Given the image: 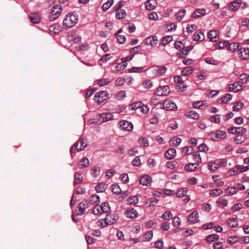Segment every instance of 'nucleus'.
Instances as JSON below:
<instances>
[{
    "label": "nucleus",
    "mask_w": 249,
    "mask_h": 249,
    "mask_svg": "<svg viewBox=\"0 0 249 249\" xmlns=\"http://www.w3.org/2000/svg\"><path fill=\"white\" fill-rule=\"evenodd\" d=\"M77 21V16L72 13H70L67 15L64 19L63 26L66 29H68L74 26Z\"/></svg>",
    "instance_id": "f257e3e1"
},
{
    "label": "nucleus",
    "mask_w": 249,
    "mask_h": 249,
    "mask_svg": "<svg viewBox=\"0 0 249 249\" xmlns=\"http://www.w3.org/2000/svg\"><path fill=\"white\" fill-rule=\"evenodd\" d=\"M87 146V143L86 140L81 138L79 140L75 142L71 147L70 152L71 154H72L76 152H80L83 150Z\"/></svg>",
    "instance_id": "f03ea898"
},
{
    "label": "nucleus",
    "mask_w": 249,
    "mask_h": 249,
    "mask_svg": "<svg viewBox=\"0 0 249 249\" xmlns=\"http://www.w3.org/2000/svg\"><path fill=\"white\" fill-rule=\"evenodd\" d=\"M111 211L110 207L107 202H104L100 206H94L92 209V213L95 215H99L102 213H108Z\"/></svg>",
    "instance_id": "7ed1b4c3"
},
{
    "label": "nucleus",
    "mask_w": 249,
    "mask_h": 249,
    "mask_svg": "<svg viewBox=\"0 0 249 249\" xmlns=\"http://www.w3.org/2000/svg\"><path fill=\"white\" fill-rule=\"evenodd\" d=\"M62 12V7L61 5H55L53 6L51 10L50 14V18L51 20L56 19L61 14Z\"/></svg>",
    "instance_id": "20e7f679"
},
{
    "label": "nucleus",
    "mask_w": 249,
    "mask_h": 249,
    "mask_svg": "<svg viewBox=\"0 0 249 249\" xmlns=\"http://www.w3.org/2000/svg\"><path fill=\"white\" fill-rule=\"evenodd\" d=\"M89 206V203L87 199H84L78 206V211L77 213V215H82L86 213V210Z\"/></svg>",
    "instance_id": "39448f33"
},
{
    "label": "nucleus",
    "mask_w": 249,
    "mask_h": 249,
    "mask_svg": "<svg viewBox=\"0 0 249 249\" xmlns=\"http://www.w3.org/2000/svg\"><path fill=\"white\" fill-rule=\"evenodd\" d=\"M170 91V88L168 86H161L158 88L155 93L158 96H166Z\"/></svg>",
    "instance_id": "423d86ee"
},
{
    "label": "nucleus",
    "mask_w": 249,
    "mask_h": 249,
    "mask_svg": "<svg viewBox=\"0 0 249 249\" xmlns=\"http://www.w3.org/2000/svg\"><path fill=\"white\" fill-rule=\"evenodd\" d=\"M177 108L175 103L170 100H166L163 103V108L167 110H176Z\"/></svg>",
    "instance_id": "0eeeda50"
},
{
    "label": "nucleus",
    "mask_w": 249,
    "mask_h": 249,
    "mask_svg": "<svg viewBox=\"0 0 249 249\" xmlns=\"http://www.w3.org/2000/svg\"><path fill=\"white\" fill-rule=\"evenodd\" d=\"M243 89V85L240 83V81L235 82L234 83L229 85L228 91L237 92Z\"/></svg>",
    "instance_id": "6e6552de"
},
{
    "label": "nucleus",
    "mask_w": 249,
    "mask_h": 249,
    "mask_svg": "<svg viewBox=\"0 0 249 249\" xmlns=\"http://www.w3.org/2000/svg\"><path fill=\"white\" fill-rule=\"evenodd\" d=\"M124 1H120L117 6H115L114 8L116 11V17L118 19H122L124 18V11L123 9H120V8L124 5Z\"/></svg>",
    "instance_id": "1a4fd4ad"
},
{
    "label": "nucleus",
    "mask_w": 249,
    "mask_h": 249,
    "mask_svg": "<svg viewBox=\"0 0 249 249\" xmlns=\"http://www.w3.org/2000/svg\"><path fill=\"white\" fill-rule=\"evenodd\" d=\"M97 116L101 122H105L113 119V115L110 113L99 114Z\"/></svg>",
    "instance_id": "9d476101"
},
{
    "label": "nucleus",
    "mask_w": 249,
    "mask_h": 249,
    "mask_svg": "<svg viewBox=\"0 0 249 249\" xmlns=\"http://www.w3.org/2000/svg\"><path fill=\"white\" fill-rule=\"evenodd\" d=\"M188 220L191 224H194L198 222L199 221L198 212L197 211H194L189 215Z\"/></svg>",
    "instance_id": "9b49d317"
},
{
    "label": "nucleus",
    "mask_w": 249,
    "mask_h": 249,
    "mask_svg": "<svg viewBox=\"0 0 249 249\" xmlns=\"http://www.w3.org/2000/svg\"><path fill=\"white\" fill-rule=\"evenodd\" d=\"M125 215L128 218L135 219L138 217L139 213L134 208H127L125 211Z\"/></svg>",
    "instance_id": "f8f14e48"
},
{
    "label": "nucleus",
    "mask_w": 249,
    "mask_h": 249,
    "mask_svg": "<svg viewBox=\"0 0 249 249\" xmlns=\"http://www.w3.org/2000/svg\"><path fill=\"white\" fill-rule=\"evenodd\" d=\"M239 56L242 59H248L249 58V49L241 48L238 51Z\"/></svg>",
    "instance_id": "ddd939ff"
},
{
    "label": "nucleus",
    "mask_w": 249,
    "mask_h": 249,
    "mask_svg": "<svg viewBox=\"0 0 249 249\" xmlns=\"http://www.w3.org/2000/svg\"><path fill=\"white\" fill-rule=\"evenodd\" d=\"M145 43L146 45L153 47L158 43V38L156 36H152L147 37L145 39Z\"/></svg>",
    "instance_id": "4468645a"
},
{
    "label": "nucleus",
    "mask_w": 249,
    "mask_h": 249,
    "mask_svg": "<svg viewBox=\"0 0 249 249\" xmlns=\"http://www.w3.org/2000/svg\"><path fill=\"white\" fill-rule=\"evenodd\" d=\"M88 203H89V205H94L95 206H99L100 203V197L98 195H92L89 201H88Z\"/></svg>",
    "instance_id": "2eb2a0df"
},
{
    "label": "nucleus",
    "mask_w": 249,
    "mask_h": 249,
    "mask_svg": "<svg viewBox=\"0 0 249 249\" xmlns=\"http://www.w3.org/2000/svg\"><path fill=\"white\" fill-rule=\"evenodd\" d=\"M145 8L147 10L151 11L154 9L157 6L156 0H147L145 2Z\"/></svg>",
    "instance_id": "dca6fc26"
},
{
    "label": "nucleus",
    "mask_w": 249,
    "mask_h": 249,
    "mask_svg": "<svg viewBox=\"0 0 249 249\" xmlns=\"http://www.w3.org/2000/svg\"><path fill=\"white\" fill-rule=\"evenodd\" d=\"M152 181V178L148 175H144L140 178V184L142 185H148Z\"/></svg>",
    "instance_id": "f3484780"
},
{
    "label": "nucleus",
    "mask_w": 249,
    "mask_h": 249,
    "mask_svg": "<svg viewBox=\"0 0 249 249\" xmlns=\"http://www.w3.org/2000/svg\"><path fill=\"white\" fill-rule=\"evenodd\" d=\"M242 4V1H233L230 3L229 8L232 11H236L241 6Z\"/></svg>",
    "instance_id": "a211bd4d"
},
{
    "label": "nucleus",
    "mask_w": 249,
    "mask_h": 249,
    "mask_svg": "<svg viewBox=\"0 0 249 249\" xmlns=\"http://www.w3.org/2000/svg\"><path fill=\"white\" fill-rule=\"evenodd\" d=\"M176 155V151L174 148L167 150L164 153L165 157L169 160L173 159Z\"/></svg>",
    "instance_id": "6ab92c4d"
},
{
    "label": "nucleus",
    "mask_w": 249,
    "mask_h": 249,
    "mask_svg": "<svg viewBox=\"0 0 249 249\" xmlns=\"http://www.w3.org/2000/svg\"><path fill=\"white\" fill-rule=\"evenodd\" d=\"M185 115L188 118L194 120H198L199 118V115L194 110L186 111Z\"/></svg>",
    "instance_id": "aec40b11"
},
{
    "label": "nucleus",
    "mask_w": 249,
    "mask_h": 249,
    "mask_svg": "<svg viewBox=\"0 0 249 249\" xmlns=\"http://www.w3.org/2000/svg\"><path fill=\"white\" fill-rule=\"evenodd\" d=\"M89 159L84 157L82 158L78 162V165L80 169H84L89 165Z\"/></svg>",
    "instance_id": "412c9836"
},
{
    "label": "nucleus",
    "mask_w": 249,
    "mask_h": 249,
    "mask_svg": "<svg viewBox=\"0 0 249 249\" xmlns=\"http://www.w3.org/2000/svg\"><path fill=\"white\" fill-rule=\"evenodd\" d=\"M232 97V96L231 94L227 93L222 96L221 98L219 99L217 102L220 104H226L231 101Z\"/></svg>",
    "instance_id": "4be33fe9"
},
{
    "label": "nucleus",
    "mask_w": 249,
    "mask_h": 249,
    "mask_svg": "<svg viewBox=\"0 0 249 249\" xmlns=\"http://www.w3.org/2000/svg\"><path fill=\"white\" fill-rule=\"evenodd\" d=\"M166 68L164 66H157L154 69L156 74L158 76H161L164 74L166 71Z\"/></svg>",
    "instance_id": "5701e85b"
},
{
    "label": "nucleus",
    "mask_w": 249,
    "mask_h": 249,
    "mask_svg": "<svg viewBox=\"0 0 249 249\" xmlns=\"http://www.w3.org/2000/svg\"><path fill=\"white\" fill-rule=\"evenodd\" d=\"M206 14L204 9H197L192 14V17L194 18H198Z\"/></svg>",
    "instance_id": "b1692460"
},
{
    "label": "nucleus",
    "mask_w": 249,
    "mask_h": 249,
    "mask_svg": "<svg viewBox=\"0 0 249 249\" xmlns=\"http://www.w3.org/2000/svg\"><path fill=\"white\" fill-rule=\"evenodd\" d=\"M166 166L167 168L171 169H174L175 168H180L181 166L178 164V162L177 160H175L173 161H169L166 163Z\"/></svg>",
    "instance_id": "393cba45"
},
{
    "label": "nucleus",
    "mask_w": 249,
    "mask_h": 249,
    "mask_svg": "<svg viewBox=\"0 0 249 249\" xmlns=\"http://www.w3.org/2000/svg\"><path fill=\"white\" fill-rule=\"evenodd\" d=\"M208 36L209 38H210V41H211L212 42L216 41L217 38L219 36L217 32L215 30L210 31L208 33Z\"/></svg>",
    "instance_id": "a878e982"
},
{
    "label": "nucleus",
    "mask_w": 249,
    "mask_h": 249,
    "mask_svg": "<svg viewBox=\"0 0 249 249\" xmlns=\"http://www.w3.org/2000/svg\"><path fill=\"white\" fill-rule=\"evenodd\" d=\"M107 188V185L104 182H100L96 185L95 190L97 193L104 192Z\"/></svg>",
    "instance_id": "bb28decb"
},
{
    "label": "nucleus",
    "mask_w": 249,
    "mask_h": 249,
    "mask_svg": "<svg viewBox=\"0 0 249 249\" xmlns=\"http://www.w3.org/2000/svg\"><path fill=\"white\" fill-rule=\"evenodd\" d=\"M247 139V137L244 134H238L234 138V141L237 144H241L243 143Z\"/></svg>",
    "instance_id": "cd10ccee"
},
{
    "label": "nucleus",
    "mask_w": 249,
    "mask_h": 249,
    "mask_svg": "<svg viewBox=\"0 0 249 249\" xmlns=\"http://www.w3.org/2000/svg\"><path fill=\"white\" fill-rule=\"evenodd\" d=\"M173 40V37L172 36H164L161 38L160 41V44L162 46H165L167 45L169 42H171Z\"/></svg>",
    "instance_id": "c85d7f7f"
},
{
    "label": "nucleus",
    "mask_w": 249,
    "mask_h": 249,
    "mask_svg": "<svg viewBox=\"0 0 249 249\" xmlns=\"http://www.w3.org/2000/svg\"><path fill=\"white\" fill-rule=\"evenodd\" d=\"M123 32L122 29H120L115 34L117 38V41L120 44H124V35H120V34Z\"/></svg>",
    "instance_id": "c756f323"
},
{
    "label": "nucleus",
    "mask_w": 249,
    "mask_h": 249,
    "mask_svg": "<svg viewBox=\"0 0 249 249\" xmlns=\"http://www.w3.org/2000/svg\"><path fill=\"white\" fill-rule=\"evenodd\" d=\"M241 84L247 83L249 82V75L246 73H242L239 75V81Z\"/></svg>",
    "instance_id": "7c9ffc66"
},
{
    "label": "nucleus",
    "mask_w": 249,
    "mask_h": 249,
    "mask_svg": "<svg viewBox=\"0 0 249 249\" xmlns=\"http://www.w3.org/2000/svg\"><path fill=\"white\" fill-rule=\"evenodd\" d=\"M91 174L92 176L96 178L99 176L101 172L100 167L98 166H94L91 169Z\"/></svg>",
    "instance_id": "2f4dec72"
},
{
    "label": "nucleus",
    "mask_w": 249,
    "mask_h": 249,
    "mask_svg": "<svg viewBox=\"0 0 249 249\" xmlns=\"http://www.w3.org/2000/svg\"><path fill=\"white\" fill-rule=\"evenodd\" d=\"M239 47V44L236 42L230 43L228 42L227 49L231 52H234Z\"/></svg>",
    "instance_id": "473e14b6"
},
{
    "label": "nucleus",
    "mask_w": 249,
    "mask_h": 249,
    "mask_svg": "<svg viewBox=\"0 0 249 249\" xmlns=\"http://www.w3.org/2000/svg\"><path fill=\"white\" fill-rule=\"evenodd\" d=\"M181 139L177 137L172 138L170 140V144L172 146H177L181 142Z\"/></svg>",
    "instance_id": "72a5a7b5"
},
{
    "label": "nucleus",
    "mask_w": 249,
    "mask_h": 249,
    "mask_svg": "<svg viewBox=\"0 0 249 249\" xmlns=\"http://www.w3.org/2000/svg\"><path fill=\"white\" fill-rule=\"evenodd\" d=\"M193 39L195 41H203L204 39V35L201 32H196L193 36Z\"/></svg>",
    "instance_id": "f704fd0d"
},
{
    "label": "nucleus",
    "mask_w": 249,
    "mask_h": 249,
    "mask_svg": "<svg viewBox=\"0 0 249 249\" xmlns=\"http://www.w3.org/2000/svg\"><path fill=\"white\" fill-rule=\"evenodd\" d=\"M216 203L219 207L223 208L227 206L228 200L225 198L220 197L216 201Z\"/></svg>",
    "instance_id": "c9c22d12"
},
{
    "label": "nucleus",
    "mask_w": 249,
    "mask_h": 249,
    "mask_svg": "<svg viewBox=\"0 0 249 249\" xmlns=\"http://www.w3.org/2000/svg\"><path fill=\"white\" fill-rule=\"evenodd\" d=\"M40 18L37 13H32L30 15V20L33 23H38L40 21Z\"/></svg>",
    "instance_id": "e433bc0d"
},
{
    "label": "nucleus",
    "mask_w": 249,
    "mask_h": 249,
    "mask_svg": "<svg viewBox=\"0 0 249 249\" xmlns=\"http://www.w3.org/2000/svg\"><path fill=\"white\" fill-rule=\"evenodd\" d=\"M226 224L231 228H234L237 226L238 221L236 218H232L228 219L226 221Z\"/></svg>",
    "instance_id": "4c0bfd02"
},
{
    "label": "nucleus",
    "mask_w": 249,
    "mask_h": 249,
    "mask_svg": "<svg viewBox=\"0 0 249 249\" xmlns=\"http://www.w3.org/2000/svg\"><path fill=\"white\" fill-rule=\"evenodd\" d=\"M142 102H138L134 103L129 105L128 106H127V107L129 110H133L139 109L140 107H141V106H142Z\"/></svg>",
    "instance_id": "58836bf2"
},
{
    "label": "nucleus",
    "mask_w": 249,
    "mask_h": 249,
    "mask_svg": "<svg viewBox=\"0 0 249 249\" xmlns=\"http://www.w3.org/2000/svg\"><path fill=\"white\" fill-rule=\"evenodd\" d=\"M129 72H137V73H140V72H143L145 71V70L144 69V68L142 67H134L130 69H129L128 70Z\"/></svg>",
    "instance_id": "ea45409f"
},
{
    "label": "nucleus",
    "mask_w": 249,
    "mask_h": 249,
    "mask_svg": "<svg viewBox=\"0 0 249 249\" xmlns=\"http://www.w3.org/2000/svg\"><path fill=\"white\" fill-rule=\"evenodd\" d=\"M83 181V177L78 172L74 174V184H79L82 183Z\"/></svg>",
    "instance_id": "a19ab883"
},
{
    "label": "nucleus",
    "mask_w": 249,
    "mask_h": 249,
    "mask_svg": "<svg viewBox=\"0 0 249 249\" xmlns=\"http://www.w3.org/2000/svg\"><path fill=\"white\" fill-rule=\"evenodd\" d=\"M237 192V188L235 187H229L225 190V193L228 196H232L235 194Z\"/></svg>",
    "instance_id": "79ce46f5"
},
{
    "label": "nucleus",
    "mask_w": 249,
    "mask_h": 249,
    "mask_svg": "<svg viewBox=\"0 0 249 249\" xmlns=\"http://www.w3.org/2000/svg\"><path fill=\"white\" fill-rule=\"evenodd\" d=\"M197 164L196 163H189L186 165L184 167L185 169L187 171H194L196 170L197 168Z\"/></svg>",
    "instance_id": "37998d69"
},
{
    "label": "nucleus",
    "mask_w": 249,
    "mask_h": 249,
    "mask_svg": "<svg viewBox=\"0 0 249 249\" xmlns=\"http://www.w3.org/2000/svg\"><path fill=\"white\" fill-rule=\"evenodd\" d=\"M244 106V104L243 103L241 102H236L234 104L232 110L234 111H239Z\"/></svg>",
    "instance_id": "c03bdc74"
},
{
    "label": "nucleus",
    "mask_w": 249,
    "mask_h": 249,
    "mask_svg": "<svg viewBox=\"0 0 249 249\" xmlns=\"http://www.w3.org/2000/svg\"><path fill=\"white\" fill-rule=\"evenodd\" d=\"M223 191L219 189H213L211 190L210 195L212 196H218L223 194Z\"/></svg>",
    "instance_id": "a18cd8bd"
},
{
    "label": "nucleus",
    "mask_w": 249,
    "mask_h": 249,
    "mask_svg": "<svg viewBox=\"0 0 249 249\" xmlns=\"http://www.w3.org/2000/svg\"><path fill=\"white\" fill-rule=\"evenodd\" d=\"M127 203L129 205H135L138 202V198L137 196H131L127 198Z\"/></svg>",
    "instance_id": "49530a36"
},
{
    "label": "nucleus",
    "mask_w": 249,
    "mask_h": 249,
    "mask_svg": "<svg viewBox=\"0 0 249 249\" xmlns=\"http://www.w3.org/2000/svg\"><path fill=\"white\" fill-rule=\"evenodd\" d=\"M227 134L224 131L218 130L216 131V137L217 140L218 139H224L226 137Z\"/></svg>",
    "instance_id": "de8ad7c7"
},
{
    "label": "nucleus",
    "mask_w": 249,
    "mask_h": 249,
    "mask_svg": "<svg viewBox=\"0 0 249 249\" xmlns=\"http://www.w3.org/2000/svg\"><path fill=\"white\" fill-rule=\"evenodd\" d=\"M113 0H108L107 2L102 5V9L104 11H107L113 4Z\"/></svg>",
    "instance_id": "09e8293b"
},
{
    "label": "nucleus",
    "mask_w": 249,
    "mask_h": 249,
    "mask_svg": "<svg viewBox=\"0 0 249 249\" xmlns=\"http://www.w3.org/2000/svg\"><path fill=\"white\" fill-rule=\"evenodd\" d=\"M219 236L217 234H212L208 235L206 238V240L208 242H212L216 240H217Z\"/></svg>",
    "instance_id": "8fccbe9b"
},
{
    "label": "nucleus",
    "mask_w": 249,
    "mask_h": 249,
    "mask_svg": "<svg viewBox=\"0 0 249 249\" xmlns=\"http://www.w3.org/2000/svg\"><path fill=\"white\" fill-rule=\"evenodd\" d=\"M193 71V69L190 67H187L184 68L181 71V74L183 76H186L191 74Z\"/></svg>",
    "instance_id": "3c124183"
},
{
    "label": "nucleus",
    "mask_w": 249,
    "mask_h": 249,
    "mask_svg": "<svg viewBox=\"0 0 249 249\" xmlns=\"http://www.w3.org/2000/svg\"><path fill=\"white\" fill-rule=\"evenodd\" d=\"M193 45H189L186 47L184 46V47H182L181 52L182 54L187 55L188 53L193 49Z\"/></svg>",
    "instance_id": "603ef678"
},
{
    "label": "nucleus",
    "mask_w": 249,
    "mask_h": 249,
    "mask_svg": "<svg viewBox=\"0 0 249 249\" xmlns=\"http://www.w3.org/2000/svg\"><path fill=\"white\" fill-rule=\"evenodd\" d=\"M186 13V10L184 9H182L178 11L176 14V18L178 20L180 21L183 19L184 17L185 16Z\"/></svg>",
    "instance_id": "864d4df0"
},
{
    "label": "nucleus",
    "mask_w": 249,
    "mask_h": 249,
    "mask_svg": "<svg viewBox=\"0 0 249 249\" xmlns=\"http://www.w3.org/2000/svg\"><path fill=\"white\" fill-rule=\"evenodd\" d=\"M122 63H120L117 64L115 67V71H120L124 69V58H122Z\"/></svg>",
    "instance_id": "5fc2aeb1"
},
{
    "label": "nucleus",
    "mask_w": 249,
    "mask_h": 249,
    "mask_svg": "<svg viewBox=\"0 0 249 249\" xmlns=\"http://www.w3.org/2000/svg\"><path fill=\"white\" fill-rule=\"evenodd\" d=\"M210 120L211 122L218 124L220 122V117L219 115L215 114L210 117Z\"/></svg>",
    "instance_id": "6e6d98bb"
},
{
    "label": "nucleus",
    "mask_w": 249,
    "mask_h": 249,
    "mask_svg": "<svg viewBox=\"0 0 249 249\" xmlns=\"http://www.w3.org/2000/svg\"><path fill=\"white\" fill-rule=\"evenodd\" d=\"M140 145L143 147H147L149 145L148 140L146 138H141L139 140Z\"/></svg>",
    "instance_id": "4d7b16f0"
},
{
    "label": "nucleus",
    "mask_w": 249,
    "mask_h": 249,
    "mask_svg": "<svg viewBox=\"0 0 249 249\" xmlns=\"http://www.w3.org/2000/svg\"><path fill=\"white\" fill-rule=\"evenodd\" d=\"M112 191L113 193L119 195L122 192V190L118 184H113L112 186Z\"/></svg>",
    "instance_id": "13d9d810"
},
{
    "label": "nucleus",
    "mask_w": 249,
    "mask_h": 249,
    "mask_svg": "<svg viewBox=\"0 0 249 249\" xmlns=\"http://www.w3.org/2000/svg\"><path fill=\"white\" fill-rule=\"evenodd\" d=\"M176 196L178 197H181L186 196L187 194V191L183 188H181L178 190L177 192H175Z\"/></svg>",
    "instance_id": "bf43d9fd"
},
{
    "label": "nucleus",
    "mask_w": 249,
    "mask_h": 249,
    "mask_svg": "<svg viewBox=\"0 0 249 249\" xmlns=\"http://www.w3.org/2000/svg\"><path fill=\"white\" fill-rule=\"evenodd\" d=\"M228 44V41H220L218 43L216 44V48L217 49H223L225 47H226L227 48Z\"/></svg>",
    "instance_id": "052dcab7"
},
{
    "label": "nucleus",
    "mask_w": 249,
    "mask_h": 249,
    "mask_svg": "<svg viewBox=\"0 0 249 249\" xmlns=\"http://www.w3.org/2000/svg\"><path fill=\"white\" fill-rule=\"evenodd\" d=\"M172 213L170 211H166L163 213L161 218L164 220H170L172 217Z\"/></svg>",
    "instance_id": "680f3d73"
},
{
    "label": "nucleus",
    "mask_w": 249,
    "mask_h": 249,
    "mask_svg": "<svg viewBox=\"0 0 249 249\" xmlns=\"http://www.w3.org/2000/svg\"><path fill=\"white\" fill-rule=\"evenodd\" d=\"M142 85L145 89H150L153 87V83L150 80L146 79L143 81Z\"/></svg>",
    "instance_id": "e2e57ef3"
},
{
    "label": "nucleus",
    "mask_w": 249,
    "mask_h": 249,
    "mask_svg": "<svg viewBox=\"0 0 249 249\" xmlns=\"http://www.w3.org/2000/svg\"><path fill=\"white\" fill-rule=\"evenodd\" d=\"M153 237V232L152 231H149L145 233L144 235V241H150Z\"/></svg>",
    "instance_id": "0e129e2a"
},
{
    "label": "nucleus",
    "mask_w": 249,
    "mask_h": 249,
    "mask_svg": "<svg viewBox=\"0 0 249 249\" xmlns=\"http://www.w3.org/2000/svg\"><path fill=\"white\" fill-rule=\"evenodd\" d=\"M238 173L239 170L238 167H237V165L234 166L228 172L229 174L231 176L236 175L238 174Z\"/></svg>",
    "instance_id": "69168bd1"
},
{
    "label": "nucleus",
    "mask_w": 249,
    "mask_h": 249,
    "mask_svg": "<svg viewBox=\"0 0 249 249\" xmlns=\"http://www.w3.org/2000/svg\"><path fill=\"white\" fill-rule=\"evenodd\" d=\"M124 98V91L122 90L118 92L115 95V98L117 100H122Z\"/></svg>",
    "instance_id": "338daca9"
},
{
    "label": "nucleus",
    "mask_w": 249,
    "mask_h": 249,
    "mask_svg": "<svg viewBox=\"0 0 249 249\" xmlns=\"http://www.w3.org/2000/svg\"><path fill=\"white\" fill-rule=\"evenodd\" d=\"M208 168L210 171L214 172L217 169L218 166L214 162H211L208 164Z\"/></svg>",
    "instance_id": "774afa93"
}]
</instances>
